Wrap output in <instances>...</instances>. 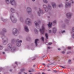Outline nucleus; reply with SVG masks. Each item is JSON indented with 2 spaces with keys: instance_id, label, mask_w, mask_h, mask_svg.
Returning a JSON list of instances; mask_svg holds the SVG:
<instances>
[{
  "instance_id": "f257e3e1",
  "label": "nucleus",
  "mask_w": 74,
  "mask_h": 74,
  "mask_svg": "<svg viewBox=\"0 0 74 74\" xmlns=\"http://www.w3.org/2000/svg\"><path fill=\"white\" fill-rule=\"evenodd\" d=\"M43 6L44 8V10L46 12H47L49 10H51V6L49 5H48V8H47V5H44Z\"/></svg>"
},
{
  "instance_id": "f03ea898",
  "label": "nucleus",
  "mask_w": 74,
  "mask_h": 74,
  "mask_svg": "<svg viewBox=\"0 0 74 74\" xmlns=\"http://www.w3.org/2000/svg\"><path fill=\"white\" fill-rule=\"evenodd\" d=\"M10 18L11 20L13 23H16V21H17V20H16V19L14 18V16H13L12 14H11Z\"/></svg>"
},
{
  "instance_id": "7ed1b4c3",
  "label": "nucleus",
  "mask_w": 74,
  "mask_h": 74,
  "mask_svg": "<svg viewBox=\"0 0 74 74\" xmlns=\"http://www.w3.org/2000/svg\"><path fill=\"white\" fill-rule=\"evenodd\" d=\"M13 33L14 35L17 36L18 34V31L16 28H14L13 30Z\"/></svg>"
},
{
  "instance_id": "20e7f679",
  "label": "nucleus",
  "mask_w": 74,
  "mask_h": 74,
  "mask_svg": "<svg viewBox=\"0 0 74 74\" xmlns=\"http://www.w3.org/2000/svg\"><path fill=\"white\" fill-rule=\"evenodd\" d=\"M22 40L19 41V39H17L16 40V45L18 46V47H20L21 45V42H22Z\"/></svg>"
},
{
  "instance_id": "39448f33",
  "label": "nucleus",
  "mask_w": 74,
  "mask_h": 74,
  "mask_svg": "<svg viewBox=\"0 0 74 74\" xmlns=\"http://www.w3.org/2000/svg\"><path fill=\"white\" fill-rule=\"evenodd\" d=\"M40 32L41 33L42 35L44 34V32L45 31V28L43 26L42 27V29H39Z\"/></svg>"
},
{
  "instance_id": "423d86ee",
  "label": "nucleus",
  "mask_w": 74,
  "mask_h": 74,
  "mask_svg": "<svg viewBox=\"0 0 74 74\" xmlns=\"http://www.w3.org/2000/svg\"><path fill=\"white\" fill-rule=\"evenodd\" d=\"M56 20H54L53 23H52L51 24H50V23H49V24H48V26L49 27H51V25H53V26L54 25H55V24H56Z\"/></svg>"
},
{
  "instance_id": "0eeeda50",
  "label": "nucleus",
  "mask_w": 74,
  "mask_h": 74,
  "mask_svg": "<svg viewBox=\"0 0 74 74\" xmlns=\"http://www.w3.org/2000/svg\"><path fill=\"white\" fill-rule=\"evenodd\" d=\"M10 3L12 5H16V2L14 0H11Z\"/></svg>"
},
{
  "instance_id": "6e6552de",
  "label": "nucleus",
  "mask_w": 74,
  "mask_h": 74,
  "mask_svg": "<svg viewBox=\"0 0 74 74\" xmlns=\"http://www.w3.org/2000/svg\"><path fill=\"white\" fill-rule=\"evenodd\" d=\"M8 47L10 48V49H11V51L12 52H14L15 51V49H13V51H12V49H13V48L12 47V45L11 44H9L8 45Z\"/></svg>"
},
{
  "instance_id": "1a4fd4ad",
  "label": "nucleus",
  "mask_w": 74,
  "mask_h": 74,
  "mask_svg": "<svg viewBox=\"0 0 74 74\" xmlns=\"http://www.w3.org/2000/svg\"><path fill=\"white\" fill-rule=\"evenodd\" d=\"M39 12H38V14L39 15V16H40V14H44V12L42 10H41L40 8H39Z\"/></svg>"
},
{
  "instance_id": "9d476101",
  "label": "nucleus",
  "mask_w": 74,
  "mask_h": 74,
  "mask_svg": "<svg viewBox=\"0 0 74 74\" xmlns=\"http://www.w3.org/2000/svg\"><path fill=\"white\" fill-rule=\"evenodd\" d=\"M71 6V3H66L65 4V8H68L70 7Z\"/></svg>"
},
{
  "instance_id": "9b49d317",
  "label": "nucleus",
  "mask_w": 74,
  "mask_h": 74,
  "mask_svg": "<svg viewBox=\"0 0 74 74\" xmlns=\"http://www.w3.org/2000/svg\"><path fill=\"white\" fill-rule=\"evenodd\" d=\"M27 10L28 13H30L32 12V9L30 7H28Z\"/></svg>"
},
{
  "instance_id": "f8f14e48",
  "label": "nucleus",
  "mask_w": 74,
  "mask_h": 74,
  "mask_svg": "<svg viewBox=\"0 0 74 74\" xmlns=\"http://www.w3.org/2000/svg\"><path fill=\"white\" fill-rule=\"evenodd\" d=\"M71 13H69L66 14V16L68 18H71Z\"/></svg>"
},
{
  "instance_id": "ddd939ff",
  "label": "nucleus",
  "mask_w": 74,
  "mask_h": 74,
  "mask_svg": "<svg viewBox=\"0 0 74 74\" xmlns=\"http://www.w3.org/2000/svg\"><path fill=\"white\" fill-rule=\"evenodd\" d=\"M51 4L52 5L53 7L54 8H56V4H55V3H53V2H52L51 3Z\"/></svg>"
},
{
  "instance_id": "4468645a",
  "label": "nucleus",
  "mask_w": 74,
  "mask_h": 74,
  "mask_svg": "<svg viewBox=\"0 0 74 74\" xmlns=\"http://www.w3.org/2000/svg\"><path fill=\"white\" fill-rule=\"evenodd\" d=\"M53 33H55L56 32V28L55 27H54L53 28Z\"/></svg>"
},
{
  "instance_id": "2eb2a0df",
  "label": "nucleus",
  "mask_w": 74,
  "mask_h": 74,
  "mask_svg": "<svg viewBox=\"0 0 74 74\" xmlns=\"http://www.w3.org/2000/svg\"><path fill=\"white\" fill-rule=\"evenodd\" d=\"M25 29L26 32H29V29H28V28L26 26H25Z\"/></svg>"
},
{
  "instance_id": "dca6fc26",
  "label": "nucleus",
  "mask_w": 74,
  "mask_h": 74,
  "mask_svg": "<svg viewBox=\"0 0 74 74\" xmlns=\"http://www.w3.org/2000/svg\"><path fill=\"white\" fill-rule=\"evenodd\" d=\"M10 11L12 13H14L15 12V10L13 8H11Z\"/></svg>"
},
{
  "instance_id": "f3484780",
  "label": "nucleus",
  "mask_w": 74,
  "mask_h": 74,
  "mask_svg": "<svg viewBox=\"0 0 74 74\" xmlns=\"http://www.w3.org/2000/svg\"><path fill=\"white\" fill-rule=\"evenodd\" d=\"M38 41V40L37 39H36L35 40V43L36 46H37V41Z\"/></svg>"
},
{
  "instance_id": "a211bd4d",
  "label": "nucleus",
  "mask_w": 74,
  "mask_h": 74,
  "mask_svg": "<svg viewBox=\"0 0 74 74\" xmlns=\"http://www.w3.org/2000/svg\"><path fill=\"white\" fill-rule=\"evenodd\" d=\"M7 42H8V40L7 39V40H4V42H3V44L4 45H5V44H7Z\"/></svg>"
},
{
  "instance_id": "6ab92c4d",
  "label": "nucleus",
  "mask_w": 74,
  "mask_h": 74,
  "mask_svg": "<svg viewBox=\"0 0 74 74\" xmlns=\"http://www.w3.org/2000/svg\"><path fill=\"white\" fill-rule=\"evenodd\" d=\"M45 36L47 38V39H48V34L47 33H46L45 34Z\"/></svg>"
},
{
  "instance_id": "aec40b11",
  "label": "nucleus",
  "mask_w": 74,
  "mask_h": 74,
  "mask_svg": "<svg viewBox=\"0 0 74 74\" xmlns=\"http://www.w3.org/2000/svg\"><path fill=\"white\" fill-rule=\"evenodd\" d=\"M6 2L8 4H10V1H9V0H5Z\"/></svg>"
},
{
  "instance_id": "412c9836",
  "label": "nucleus",
  "mask_w": 74,
  "mask_h": 74,
  "mask_svg": "<svg viewBox=\"0 0 74 74\" xmlns=\"http://www.w3.org/2000/svg\"><path fill=\"white\" fill-rule=\"evenodd\" d=\"M34 23L36 26H39V25L36 21L34 22Z\"/></svg>"
},
{
  "instance_id": "4be33fe9",
  "label": "nucleus",
  "mask_w": 74,
  "mask_h": 74,
  "mask_svg": "<svg viewBox=\"0 0 74 74\" xmlns=\"http://www.w3.org/2000/svg\"><path fill=\"white\" fill-rule=\"evenodd\" d=\"M2 31L3 33H5V32H6V29L4 28H3L2 30Z\"/></svg>"
},
{
  "instance_id": "5701e85b",
  "label": "nucleus",
  "mask_w": 74,
  "mask_h": 74,
  "mask_svg": "<svg viewBox=\"0 0 74 74\" xmlns=\"http://www.w3.org/2000/svg\"><path fill=\"white\" fill-rule=\"evenodd\" d=\"M28 25L29 26L31 25V23L30 21H28Z\"/></svg>"
},
{
  "instance_id": "b1692460",
  "label": "nucleus",
  "mask_w": 74,
  "mask_h": 74,
  "mask_svg": "<svg viewBox=\"0 0 74 74\" xmlns=\"http://www.w3.org/2000/svg\"><path fill=\"white\" fill-rule=\"evenodd\" d=\"M12 44H14L15 43V39H13L12 41Z\"/></svg>"
},
{
  "instance_id": "393cba45",
  "label": "nucleus",
  "mask_w": 74,
  "mask_h": 74,
  "mask_svg": "<svg viewBox=\"0 0 74 74\" xmlns=\"http://www.w3.org/2000/svg\"><path fill=\"white\" fill-rule=\"evenodd\" d=\"M32 71H34V70L33 69H32L31 71H29L28 72L29 73H31Z\"/></svg>"
},
{
  "instance_id": "a878e982",
  "label": "nucleus",
  "mask_w": 74,
  "mask_h": 74,
  "mask_svg": "<svg viewBox=\"0 0 74 74\" xmlns=\"http://www.w3.org/2000/svg\"><path fill=\"white\" fill-rule=\"evenodd\" d=\"M43 2L45 3H47V1L46 0H43Z\"/></svg>"
},
{
  "instance_id": "bb28decb",
  "label": "nucleus",
  "mask_w": 74,
  "mask_h": 74,
  "mask_svg": "<svg viewBox=\"0 0 74 74\" xmlns=\"http://www.w3.org/2000/svg\"><path fill=\"white\" fill-rule=\"evenodd\" d=\"M25 71V69H21L20 70L21 72H23V71Z\"/></svg>"
},
{
  "instance_id": "cd10ccee",
  "label": "nucleus",
  "mask_w": 74,
  "mask_h": 74,
  "mask_svg": "<svg viewBox=\"0 0 74 74\" xmlns=\"http://www.w3.org/2000/svg\"><path fill=\"white\" fill-rule=\"evenodd\" d=\"M59 7H63V5L61 4V5H58Z\"/></svg>"
},
{
  "instance_id": "c85d7f7f",
  "label": "nucleus",
  "mask_w": 74,
  "mask_h": 74,
  "mask_svg": "<svg viewBox=\"0 0 74 74\" xmlns=\"http://www.w3.org/2000/svg\"><path fill=\"white\" fill-rule=\"evenodd\" d=\"M41 40H42V41H44V38L43 37H41Z\"/></svg>"
},
{
  "instance_id": "c756f323",
  "label": "nucleus",
  "mask_w": 74,
  "mask_h": 74,
  "mask_svg": "<svg viewBox=\"0 0 74 74\" xmlns=\"http://www.w3.org/2000/svg\"><path fill=\"white\" fill-rule=\"evenodd\" d=\"M3 49V47L1 46L0 45V50H1V49Z\"/></svg>"
},
{
  "instance_id": "7c9ffc66",
  "label": "nucleus",
  "mask_w": 74,
  "mask_h": 74,
  "mask_svg": "<svg viewBox=\"0 0 74 74\" xmlns=\"http://www.w3.org/2000/svg\"><path fill=\"white\" fill-rule=\"evenodd\" d=\"M67 48L68 49H71V47H68Z\"/></svg>"
},
{
  "instance_id": "2f4dec72",
  "label": "nucleus",
  "mask_w": 74,
  "mask_h": 74,
  "mask_svg": "<svg viewBox=\"0 0 74 74\" xmlns=\"http://www.w3.org/2000/svg\"><path fill=\"white\" fill-rule=\"evenodd\" d=\"M1 19L2 20L3 22H4L5 21V20L3 19V18H1Z\"/></svg>"
},
{
  "instance_id": "473e14b6",
  "label": "nucleus",
  "mask_w": 74,
  "mask_h": 74,
  "mask_svg": "<svg viewBox=\"0 0 74 74\" xmlns=\"http://www.w3.org/2000/svg\"><path fill=\"white\" fill-rule=\"evenodd\" d=\"M53 71L54 73H57V72H58V71L55 70H53Z\"/></svg>"
},
{
  "instance_id": "72a5a7b5",
  "label": "nucleus",
  "mask_w": 74,
  "mask_h": 74,
  "mask_svg": "<svg viewBox=\"0 0 74 74\" xmlns=\"http://www.w3.org/2000/svg\"><path fill=\"white\" fill-rule=\"evenodd\" d=\"M52 44V42H49L48 43V45H51V44Z\"/></svg>"
},
{
  "instance_id": "f704fd0d",
  "label": "nucleus",
  "mask_w": 74,
  "mask_h": 74,
  "mask_svg": "<svg viewBox=\"0 0 74 74\" xmlns=\"http://www.w3.org/2000/svg\"><path fill=\"white\" fill-rule=\"evenodd\" d=\"M71 60H68V62L70 63V62H71Z\"/></svg>"
},
{
  "instance_id": "c9c22d12",
  "label": "nucleus",
  "mask_w": 74,
  "mask_h": 74,
  "mask_svg": "<svg viewBox=\"0 0 74 74\" xmlns=\"http://www.w3.org/2000/svg\"><path fill=\"white\" fill-rule=\"evenodd\" d=\"M34 31H35L36 32H38V30H37L36 29H34Z\"/></svg>"
},
{
  "instance_id": "e433bc0d",
  "label": "nucleus",
  "mask_w": 74,
  "mask_h": 74,
  "mask_svg": "<svg viewBox=\"0 0 74 74\" xmlns=\"http://www.w3.org/2000/svg\"><path fill=\"white\" fill-rule=\"evenodd\" d=\"M15 64H16V65H17V66H18V65L17 64L18 62H15Z\"/></svg>"
},
{
  "instance_id": "4c0bfd02",
  "label": "nucleus",
  "mask_w": 74,
  "mask_h": 74,
  "mask_svg": "<svg viewBox=\"0 0 74 74\" xmlns=\"http://www.w3.org/2000/svg\"><path fill=\"white\" fill-rule=\"evenodd\" d=\"M71 53V52L70 51H69V52H68L67 53V54H69V53Z\"/></svg>"
},
{
  "instance_id": "58836bf2",
  "label": "nucleus",
  "mask_w": 74,
  "mask_h": 74,
  "mask_svg": "<svg viewBox=\"0 0 74 74\" xmlns=\"http://www.w3.org/2000/svg\"><path fill=\"white\" fill-rule=\"evenodd\" d=\"M61 67H62V68H63V69H65V68H66L65 67L63 66H61Z\"/></svg>"
},
{
  "instance_id": "ea45409f",
  "label": "nucleus",
  "mask_w": 74,
  "mask_h": 74,
  "mask_svg": "<svg viewBox=\"0 0 74 74\" xmlns=\"http://www.w3.org/2000/svg\"><path fill=\"white\" fill-rule=\"evenodd\" d=\"M65 32V30H64V31H62V33H64Z\"/></svg>"
},
{
  "instance_id": "a19ab883",
  "label": "nucleus",
  "mask_w": 74,
  "mask_h": 74,
  "mask_svg": "<svg viewBox=\"0 0 74 74\" xmlns=\"http://www.w3.org/2000/svg\"><path fill=\"white\" fill-rule=\"evenodd\" d=\"M65 52L64 51H63L62 52V54H64V53Z\"/></svg>"
},
{
  "instance_id": "79ce46f5",
  "label": "nucleus",
  "mask_w": 74,
  "mask_h": 74,
  "mask_svg": "<svg viewBox=\"0 0 74 74\" xmlns=\"http://www.w3.org/2000/svg\"><path fill=\"white\" fill-rule=\"evenodd\" d=\"M20 21H21V20H23V19H22V18H20Z\"/></svg>"
},
{
  "instance_id": "37998d69",
  "label": "nucleus",
  "mask_w": 74,
  "mask_h": 74,
  "mask_svg": "<svg viewBox=\"0 0 74 74\" xmlns=\"http://www.w3.org/2000/svg\"><path fill=\"white\" fill-rule=\"evenodd\" d=\"M49 32L50 33H51V30H49Z\"/></svg>"
},
{
  "instance_id": "c03bdc74",
  "label": "nucleus",
  "mask_w": 74,
  "mask_h": 74,
  "mask_svg": "<svg viewBox=\"0 0 74 74\" xmlns=\"http://www.w3.org/2000/svg\"><path fill=\"white\" fill-rule=\"evenodd\" d=\"M5 51H8V50H7V49H5Z\"/></svg>"
},
{
  "instance_id": "a18cd8bd",
  "label": "nucleus",
  "mask_w": 74,
  "mask_h": 74,
  "mask_svg": "<svg viewBox=\"0 0 74 74\" xmlns=\"http://www.w3.org/2000/svg\"><path fill=\"white\" fill-rule=\"evenodd\" d=\"M43 64V65L44 66H45V64Z\"/></svg>"
},
{
  "instance_id": "49530a36",
  "label": "nucleus",
  "mask_w": 74,
  "mask_h": 74,
  "mask_svg": "<svg viewBox=\"0 0 74 74\" xmlns=\"http://www.w3.org/2000/svg\"><path fill=\"white\" fill-rule=\"evenodd\" d=\"M58 50H59V51H60V49L58 48Z\"/></svg>"
},
{
  "instance_id": "de8ad7c7",
  "label": "nucleus",
  "mask_w": 74,
  "mask_h": 74,
  "mask_svg": "<svg viewBox=\"0 0 74 74\" xmlns=\"http://www.w3.org/2000/svg\"><path fill=\"white\" fill-rule=\"evenodd\" d=\"M42 74H46L44 72H43L42 73Z\"/></svg>"
},
{
  "instance_id": "09e8293b",
  "label": "nucleus",
  "mask_w": 74,
  "mask_h": 74,
  "mask_svg": "<svg viewBox=\"0 0 74 74\" xmlns=\"http://www.w3.org/2000/svg\"><path fill=\"white\" fill-rule=\"evenodd\" d=\"M18 74H21V72H19L18 73Z\"/></svg>"
},
{
  "instance_id": "8fccbe9b",
  "label": "nucleus",
  "mask_w": 74,
  "mask_h": 74,
  "mask_svg": "<svg viewBox=\"0 0 74 74\" xmlns=\"http://www.w3.org/2000/svg\"><path fill=\"white\" fill-rule=\"evenodd\" d=\"M0 34H2V35H3V34H2V32H1Z\"/></svg>"
},
{
  "instance_id": "3c124183",
  "label": "nucleus",
  "mask_w": 74,
  "mask_h": 74,
  "mask_svg": "<svg viewBox=\"0 0 74 74\" xmlns=\"http://www.w3.org/2000/svg\"><path fill=\"white\" fill-rule=\"evenodd\" d=\"M48 49H50V47H48Z\"/></svg>"
},
{
  "instance_id": "603ef678",
  "label": "nucleus",
  "mask_w": 74,
  "mask_h": 74,
  "mask_svg": "<svg viewBox=\"0 0 74 74\" xmlns=\"http://www.w3.org/2000/svg\"><path fill=\"white\" fill-rule=\"evenodd\" d=\"M48 71H51V70H50V69H49V70H48Z\"/></svg>"
},
{
  "instance_id": "864d4df0",
  "label": "nucleus",
  "mask_w": 74,
  "mask_h": 74,
  "mask_svg": "<svg viewBox=\"0 0 74 74\" xmlns=\"http://www.w3.org/2000/svg\"><path fill=\"white\" fill-rule=\"evenodd\" d=\"M10 71H12V69L10 70Z\"/></svg>"
},
{
  "instance_id": "5fc2aeb1",
  "label": "nucleus",
  "mask_w": 74,
  "mask_h": 74,
  "mask_svg": "<svg viewBox=\"0 0 74 74\" xmlns=\"http://www.w3.org/2000/svg\"><path fill=\"white\" fill-rule=\"evenodd\" d=\"M3 54H4L5 53L4 52H3Z\"/></svg>"
},
{
  "instance_id": "6e6d98bb",
  "label": "nucleus",
  "mask_w": 74,
  "mask_h": 74,
  "mask_svg": "<svg viewBox=\"0 0 74 74\" xmlns=\"http://www.w3.org/2000/svg\"><path fill=\"white\" fill-rule=\"evenodd\" d=\"M72 4H73V3H74V2L73 1H72Z\"/></svg>"
},
{
  "instance_id": "4d7b16f0",
  "label": "nucleus",
  "mask_w": 74,
  "mask_h": 74,
  "mask_svg": "<svg viewBox=\"0 0 74 74\" xmlns=\"http://www.w3.org/2000/svg\"><path fill=\"white\" fill-rule=\"evenodd\" d=\"M35 65H33V67H35Z\"/></svg>"
},
{
  "instance_id": "13d9d810",
  "label": "nucleus",
  "mask_w": 74,
  "mask_h": 74,
  "mask_svg": "<svg viewBox=\"0 0 74 74\" xmlns=\"http://www.w3.org/2000/svg\"><path fill=\"white\" fill-rule=\"evenodd\" d=\"M29 20V18H27V20Z\"/></svg>"
},
{
  "instance_id": "bf43d9fd",
  "label": "nucleus",
  "mask_w": 74,
  "mask_h": 74,
  "mask_svg": "<svg viewBox=\"0 0 74 74\" xmlns=\"http://www.w3.org/2000/svg\"><path fill=\"white\" fill-rule=\"evenodd\" d=\"M32 1H35V0H32Z\"/></svg>"
},
{
  "instance_id": "052dcab7",
  "label": "nucleus",
  "mask_w": 74,
  "mask_h": 74,
  "mask_svg": "<svg viewBox=\"0 0 74 74\" xmlns=\"http://www.w3.org/2000/svg\"><path fill=\"white\" fill-rule=\"evenodd\" d=\"M26 22H27V21H26V20L25 21V23H26Z\"/></svg>"
},
{
  "instance_id": "680f3d73",
  "label": "nucleus",
  "mask_w": 74,
  "mask_h": 74,
  "mask_svg": "<svg viewBox=\"0 0 74 74\" xmlns=\"http://www.w3.org/2000/svg\"><path fill=\"white\" fill-rule=\"evenodd\" d=\"M48 18H49V16H48Z\"/></svg>"
},
{
  "instance_id": "e2e57ef3",
  "label": "nucleus",
  "mask_w": 74,
  "mask_h": 74,
  "mask_svg": "<svg viewBox=\"0 0 74 74\" xmlns=\"http://www.w3.org/2000/svg\"><path fill=\"white\" fill-rule=\"evenodd\" d=\"M33 60H35V59L34 58V59H33Z\"/></svg>"
},
{
  "instance_id": "0e129e2a",
  "label": "nucleus",
  "mask_w": 74,
  "mask_h": 74,
  "mask_svg": "<svg viewBox=\"0 0 74 74\" xmlns=\"http://www.w3.org/2000/svg\"><path fill=\"white\" fill-rule=\"evenodd\" d=\"M2 40H3V37H2Z\"/></svg>"
},
{
  "instance_id": "69168bd1",
  "label": "nucleus",
  "mask_w": 74,
  "mask_h": 74,
  "mask_svg": "<svg viewBox=\"0 0 74 74\" xmlns=\"http://www.w3.org/2000/svg\"><path fill=\"white\" fill-rule=\"evenodd\" d=\"M2 69V68H1L0 69Z\"/></svg>"
},
{
  "instance_id": "338daca9",
  "label": "nucleus",
  "mask_w": 74,
  "mask_h": 74,
  "mask_svg": "<svg viewBox=\"0 0 74 74\" xmlns=\"http://www.w3.org/2000/svg\"><path fill=\"white\" fill-rule=\"evenodd\" d=\"M66 0V1H68V0Z\"/></svg>"
},
{
  "instance_id": "774afa93",
  "label": "nucleus",
  "mask_w": 74,
  "mask_h": 74,
  "mask_svg": "<svg viewBox=\"0 0 74 74\" xmlns=\"http://www.w3.org/2000/svg\"><path fill=\"white\" fill-rule=\"evenodd\" d=\"M17 14H18V13H17Z\"/></svg>"
}]
</instances>
